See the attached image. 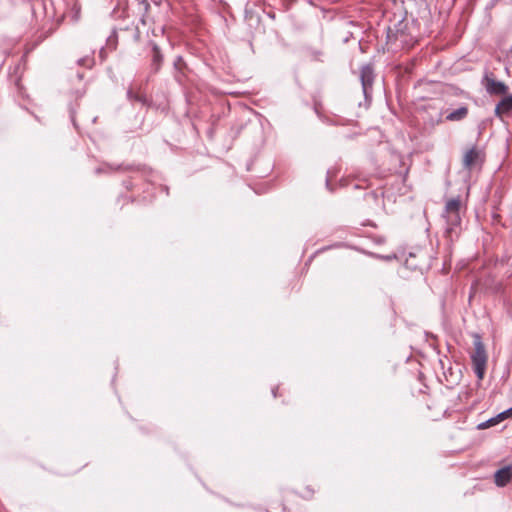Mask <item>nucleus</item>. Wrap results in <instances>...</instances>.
<instances>
[{
  "label": "nucleus",
  "mask_w": 512,
  "mask_h": 512,
  "mask_svg": "<svg viewBox=\"0 0 512 512\" xmlns=\"http://www.w3.org/2000/svg\"><path fill=\"white\" fill-rule=\"evenodd\" d=\"M460 197L451 198L446 201L443 218L445 219V236L453 241L461 231Z\"/></svg>",
  "instance_id": "f257e3e1"
},
{
  "label": "nucleus",
  "mask_w": 512,
  "mask_h": 512,
  "mask_svg": "<svg viewBox=\"0 0 512 512\" xmlns=\"http://www.w3.org/2000/svg\"><path fill=\"white\" fill-rule=\"evenodd\" d=\"M487 352L485 346L479 335L474 338V351L471 354V362L473 371L476 374L478 380H483L487 367Z\"/></svg>",
  "instance_id": "f03ea898"
},
{
  "label": "nucleus",
  "mask_w": 512,
  "mask_h": 512,
  "mask_svg": "<svg viewBox=\"0 0 512 512\" xmlns=\"http://www.w3.org/2000/svg\"><path fill=\"white\" fill-rule=\"evenodd\" d=\"M482 84L490 95H504L508 90V86L504 82L496 80L493 74H485Z\"/></svg>",
  "instance_id": "7ed1b4c3"
},
{
  "label": "nucleus",
  "mask_w": 512,
  "mask_h": 512,
  "mask_svg": "<svg viewBox=\"0 0 512 512\" xmlns=\"http://www.w3.org/2000/svg\"><path fill=\"white\" fill-rule=\"evenodd\" d=\"M481 162H483V153L476 146L468 149L463 156V167L467 170H471Z\"/></svg>",
  "instance_id": "20e7f679"
},
{
  "label": "nucleus",
  "mask_w": 512,
  "mask_h": 512,
  "mask_svg": "<svg viewBox=\"0 0 512 512\" xmlns=\"http://www.w3.org/2000/svg\"><path fill=\"white\" fill-rule=\"evenodd\" d=\"M360 80L363 92L367 96L368 90L372 88L374 81V71L371 65L367 64L361 67Z\"/></svg>",
  "instance_id": "39448f33"
},
{
  "label": "nucleus",
  "mask_w": 512,
  "mask_h": 512,
  "mask_svg": "<svg viewBox=\"0 0 512 512\" xmlns=\"http://www.w3.org/2000/svg\"><path fill=\"white\" fill-rule=\"evenodd\" d=\"M511 417H512V406L509 409L499 413L495 417H492L484 422L479 423L477 428L480 430L487 429V428L495 426L498 423H500L501 421H503L507 418H511Z\"/></svg>",
  "instance_id": "423d86ee"
},
{
  "label": "nucleus",
  "mask_w": 512,
  "mask_h": 512,
  "mask_svg": "<svg viewBox=\"0 0 512 512\" xmlns=\"http://www.w3.org/2000/svg\"><path fill=\"white\" fill-rule=\"evenodd\" d=\"M511 477H512V467L505 466L495 472L494 481L498 487H504L510 482Z\"/></svg>",
  "instance_id": "0eeeda50"
},
{
  "label": "nucleus",
  "mask_w": 512,
  "mask_h": 512,
  "mask_svg": "<svg viewBox=\"0 0 512 512\" xmlns=\"http://www.w3.org/2000/svg\"><path fill=\"white\" fill-rule=\"evenodd\" d=\"M510 112H512V95L504 97L495 107V115L499 118H503Z\"/></svg>",
  "instance_id": "6e6552de"
},
{
  "label": "nucleus",
  "mask_w": 512,
  "mask_h": 512,
  "mask_svg": "<svg viewBox=\"0 0 512 512\" xmlns=\"http://www.w3.org/2000/svg\"><path fill=\"white\" fill-rule=\"evenodd\" d=\"M152 52H153V55H152L151 68H152L153 72L156 73L159 71L161 64L163 62V55L161 53L160 48L158 47V45L156 43H152Z\"/></svg>",
  "instance_id": "1a4fd4ad"
},
{
  "label": "nucleus",
  "mask_w": 512,
  "mask_h": 512,
  "mask_svg": "<svg viewBox=\"0 0 512 512\" xmlns=\"http://www.w3.org/2000/svg\"><path fill=\"white\" fill-rule=\"evenodd\" d=\"M467 115H468L467 107L461 106V107L455 109L454 111L450 112L446 116V119L448 121H460V120L464 119Z\"/></svg>",
  "instance_id": "9d476101"
},
{
  "label": "nucleus",
  "mask_w": 512,
  "mask_h": 512,
  "mask_svg": "<svg viewBox=\"0 0 512 512\" xmlns=\"http://www.w3.org/2000/svg\"><path fill=\"white\" fill-rule=\"evenodd\" d=\"M70 17H71L72 21H74V22H77L80 20L81 7L77 2H75L71 8Z\"/></svg>",
  "instance_id": "9b49d317"
},
{
  "label": "nucleus",
  "mask_w": 512,
  "mask_h": 512,
  "mask_svg": "<svg viewBox=\"0 0 512 512\" xmlns=\"http://www.w3.org/2000/svg\"><path fill=\"white\" fill-rule=\"evenodd\" d=\"M139 5V9L146 13L150 7V4L147 0H137Z\"/></svg>",
  "instance_id": "f8f14e48"
},
{
  "label": "nucleus",
  "mask_w": 512,
  "mask_h": 512,
  "mask_svg": "<svg viewBox=\"0 0 512 512\" xmlns=\"http://www.w3.org/2000/svg\"><path fill=\"white\" fill-rule=\"evenodd\" d=\"M78 62L80 65H86L87 67H91L93 65V59L90 57L82 58Z\"/></svg>",
  "instance_id": "ddd939ff"
},
{
  "label": "nucleus",
  "mask_w": 512,
  "mask_h": 512,
  "mask_svg": "<svg viewBox=\"0 0 512 512\" xmlns=\"http://www.w3.org/2000/svg\"><path fill=\"white\" fill-rule=\"evenodd\" d=\"M365 198L367 201H370V200H374V201H378V194L374 191L372 192H369L365 195Z\"/></svg>",
  "instance_id": "4468645a"
},
{
  "label": "nucleus",
  "mask_w": 512,
  "mask_h": 512,
  "mask_svg": "<svg viewBox=\"0 0 512 512\" xmlns=\"http://www.w3.org/2000/svg\"><path fill=\"white\" fill-rule=\"evenodd\" d=\"M127 95H128V98L129 99H136V100H139V98L137 96H134L132 90H128L127 91Z\"/></svg>",
  "instance_id": "2eb2a0df"
}]
</instances>
